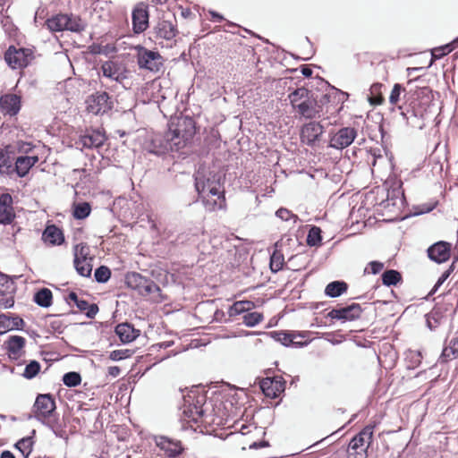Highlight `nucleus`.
Returning a JSON list of instances; mask_svg holds the SVG:
<instances>
[{
    "label": "nucleus",
    "mask_w": 458,
    "mask_h": 458,
    "mask_svg": "<svg viewBox=\"0 0 458 458\" xmlns=\"http://www.w3.org/2000/svg\"><path fill=\"white\" fill-rule=\"evenodd\" d=\"M184 420L190 427L200 428V431H215L225 426L229 419V412L219 399H207L204 394H198L196 401L189 403L184 411Z\"/></svg>",
    "instance_id": "f257e3e1"
},
{
    "label": "nucleus",
    "mask_w": 458,
    "mask_h": 458,
    "mask_svg": "<svg viewBox=\"0 0 458 458\" xmlns=\"http://www.w3.org/2000/svg\"><path fill=\"white\" fill-rule=\"evenodd\" d=\"M195 132L194 120L188 116L181 117L170 123L165 140L172 151H178L192 140Z\"/></svg>",
    "instance_id": "f03ea898"
},
{
    "label": "nucleus",
    "mask_w": 458,
    "mask_h": 458,
    "mask_svg": "<svg viewBox=\"0 0 458 458\" xmlns=\"http://www.w3.org/2000/svg\"><path fill=\"white\" fill-rule=\"evenodd\" d=\"M293 109L306 119H312L319 115L322 107L313 97L311 91L306 88H298L288 95Z\"/></svg>",
    "instance_id": "7ed1b4c3"
},
{
    "label": "nucleus",
    "mask_w": 458,
    "mask_h": 458,
    "mask_svg": "<svg viewBox=\"0 0 458 458\" xmlns=\"http://www.w3.org/2000/svg\"><path fill=\"white\" fill-rule=\"evenodd\" d=\"M125 284L129 288L149 298L153 302L160 303L165 298L162 294L160 287L150 278L143 276L138 272H130L125 276Z\"/></svg>",
    "instance_id": "20e7f679"
},
{
    "label": "nucleus",
    "mask_w": 458,
    "mask_h": 458,
    "mask_svg": "<svg viewBox=\"0 0 458 458\" xmlns=\"http://www.w3.org/2000/svg\"><path fill=\"white\" fill-rule=\"evenodd\" d=\"M374 425L365 426L349 443L348 458H367L373 440Z\"/></svg>",
    "instance_id": "39448f33"
},
{
    "label": "nucleus",
    "mask_w": 458,
    "mask_h": 458,
    "mask_svg": "<svg viewBox=\"0 0 458 458\" xmlns=\"http://www.w3.org/2000/svg\"><path fill=\"white\" fill-rule=\"evenodd\" d=\"M93 257L87 243L81 242L73 248V265L77 273L84 277H89L93 268Z\"/></svg>",
    "instance_id": "423d86ee"
},
{
    "label": "nucleus",
    "mask_w": 458,
    "mask_h": 458,
    "mask_svg": "<svg viewBox=\"0 0 458 458\" xmlns=\"http://www.w3.org/2000/svg\"><path fill=\"white\" fill-rule=\"evenodd\" d=\"M195 188L199 198L225 190L220 174L211 172L208 174L198 173L195 177Z\"/></svg>",
    "instance_id": "0eeeda50"
},
{
    "label": "nucleus",
    "mask_w": 458,
    "mask_h": 458,
    "mask_svg": "<svg viewBox=\"0 0 458 458\" xmlns=\"http://www.w3.org/2000/svg\"><path fill=\"white\" fill-rule=\"evenodd\" d=\"M34 59V52L30 48L10 46L4 53V60L12 69L27 67Z\"/></svg>",
    "instance_id": "6e6552de"
},
{
    "label": "nucleus",
    "mask_w": 458,
    "mask_h": 458,
    "mask_svg": "<svg viewBox=\"0 0 458 458\" xmlns=\"http://www.w3.org/2000/svg\"><path fill=\"white\" fill-rule=\"evenodd\" d=\"M55 402L50 394H39L33 405L35 418L44 423H48L55 412Z\"/></svg>",
    "instance_id": "1a4fd4ad"
},
{
    "label": "nucleus",
    "mask_w": 458,
    "mask_h": 458,
    "mask_svg": "<svg viewBox=\"0 0 458 458\" xmlns=\"http://www.w3.org/2000/svg\"><path fill=\"white\" fill-rule=\"evenodd\" d=\"M86 111L93 114H104L109 112L113 106V101L108 93L98 91L89 95L86 101Z\"/></svg>",
    "instance_id": "9d476101"
},
{
    "label": "nucleus",
    "mask_w": 458,
    "mask_h": 458,
    "mask_svg": "<svg viewBox=\"0 0 458 458\" xmlns=\"http://www.w3.org/2000/svg\"><path fill=\"white\" fill-rule=\"evenodd\" d=\"M137 61L140 68L157 72L163 67V57L157 52L144 47H138Z\"/></svg>",
    "instance_id": "9b49d317"
},
{
    "label": "nucleus",
    "mask_w": 458,
    "mask_h": 458,
    "mask_svg": "<svg viewBox=\"0 0 458 458\" xmlns=\"http://www.w3.org/2000/svg\"><path fill=\"white\" fill-rule=\"evenodd\" d=\"M153 33L156 40H173L179 33L175 16L160 18L153 28Z\"/></svg>",
    "instance_id": "f8f14e48"
},
{
    "label": "nucleus",
    "mask_w": 458,
    "mask_h": 458,
    "mask_svg": "<svg viewBox=\"0 0 458 458\" xmlns=\"http://www.w3.org/2000/svg\"><path fill=\"white\" fill-rule=\"evenodd\" d=\"M149 13L147 4L138 3L131 12L132 30L135 34L144 32L149 25Z\"/></svg>",
    "instance_id": "ddd939ff"
},
{
    "label": "nucleus",
    "mask_w": 458,
    "mask_h": 458,
    "mask_svg": "<svg viewBox=\"0 0 458 458\" xmlns=\"http://www.w3.org/2000/svg\"><path fill=\"white\" fill-rule=\"evenodd\" d=\"M259 386L267 397L275 399L284 392L285 380L282 376L265 377L260 381Z\"/></svg>",
    "instance_id": "4468645a"
},
{
    "label": "nucleus",
    "mask_w": 458,
    "mask_h": 458,
    "mask_svg": "<svg viewBox=\"0 0 458 458\" xmlns=\"http://www.w3.org/2000/svg\"><path fill=\"white\" fill-rule=\"evenodd\" d=\"M357 137V130L353 127H344L338 130L330 139V147L343 149L350 146Z\"/></svg>",
    "instance_id": "2eb2a0df"
},
{
    "label": "nucleus",
    "mask_w": 458,
    "mask_h": 458,
    "mask_svg": "<svg viewBox=\"0 0 458 458\" xmlns=\"http://www.w3.org/2000/svg\"><path fill=\"white\" fill-rule=\"evenodd\" d=\"M452 244L445 241H439L428 247V257L434 262L441 264L451 257Z\"/></svg>",
    "instance_id": "dca6fc26"
},
{
    "label": "nucleus",
    "mask_w": 458,
    "mask_h": 458,
    "mask_svg": "<svg viewBox=\"0 0 458 458\" xmlns=\"http://www.w3.org/2000/svg\"><path fill=\"white\" fill-rule=\"evenodd\" d=\"M362 309L358 303H352L349 306L333 309L329 313L328 317L333 319H338L343 321H352L360 318Z\"/></svg>",
    "instance_id": "f3484780"
},
{
    "label": "nucleus",
    "mask_w": 458,
    "mask_h": 458,
    "mask_svg": "<svg viewBox=\"0 0 458 458\" xmlns=\"http://www.w3.org/2000/svg\"><path fill=\"white\" fill-rule=\"evenodd\" d=\"M26 339L20 335H11L4 341L6 353L11 360H18L25 353Z\"/></svg>",
    "instance_id": "a211bd4d"
},
{
    "label": "nucleus",
    "mask_w": 458,
    "mask_h": 458,
    "mask_svg": "<svg viewBox=\"0 0 458 458\" xmlns=\"http://www.w3.org/2000/svg\"><path fill=\"white\" fill-rule=\"evenodd\" d=\"M323 126L317 122L305 123L301 129V140L307 145H312L322 135Z\"/></svg>",
    "instance_id": "6ab92c4d"
},
{
    "label": "nucleus",
    "mask_w": 458,
    "mask_h": 458,
    "mask_svg": "<svg viewBox=\"0 0 458 458\" xmlns=\"http://www.w3.org/2000/svg\"><path fill=\"white\" fill-rule=\"evenodd\" d=\"M205 208L208 211L213 212L218 209H225L226 208V199L225 195V190L211 193V195L206 194L200 198Z\"/></svg>",
    "instance_id": "aec40b11"
},
{
    "label": "nucleus",
    "mask_w": 458,
    "mask_h": 458,
    "mask_svg": "<svg viewBox=\"0 0 458 458\" xmlns=\"http://www.w3.org/2000/svg\"><path fill=\"white\" fill-rule=\"evenodd\" d=\"M16 285L13 280L2 273V306L11 308L14 304Z\"/></svg>",
    "instance_id": "412c9836"
},
{
    "label": "nucleus",
    "mask_w": 458,
    "mask_h": 458,
    "mask_svg": "<svg viewBox=\"0 0 458 458\" xmlns=\"http://www.w3.org/2000/svg\"><path fill=\"white\" fill-rule=\"evenodd\" d=\"M433 99L432 90L428 87H420L414 92V100L411 102L412 108H420L418 112L422 115Z\"/></svg>",
    "instance_id": "4be33fe9"
},
{
    "label": "nucleus",
    "mask_w": 458,
    "mask_h": 458,
    "mask_svg": "<svg viewBox=\"0 0 458 458\" xmlns=\"http://www.w3.org/2000/svg\"><path fill=\"white\" fill-rule=\"evenodd\" d=\"M42 240L51 246L62 245L64 241V232L55 225H47L42 233Z\"/></svg>",
    "instance_id": "5701e85b"
},
{
    "label": "nucleus",
    "mask_w": 458,
    "mask_h": 458,
    "mask_svg": "<svg viewBox=\"0 0 458 458\" xmlns=\"http://www.w3.org/2000/svg\"><path fill=\"white\" fill-rule=\"evenodd\" d=\"M21 107V98L16 94L2 96V112L10 116L16 115Z\"/></svg>",
    "instance_id": "b1692460"
},
{
    "label": "nucleus",
    "mask_w": 458,
    "mask_h": 458,
    "mask_svg": "<svg viewBox=\"0 0 458 458\" xmlns=\"http://www.w3.org/2000/svg\"><path fill=\"white\" fill-rule=\"evenodd\" d=\"M115 334L118 335L120 341L123 344H129L134 341L140 334L139 329H136L130 323H120L115 327Z\"/></svg>",
    "instance_id": "393cba45"
},
{
    "label": "nucleus",
    "mask_w": 458,
    "mask_h": 458,
    "mask_svg": "<svg viewBox=\"0 0 458 458\" xmlns=\"http://www.w3.org/2000/svg\"><path fill=\"white\" fill-rule=\"evenodd\" d=\"M106 140V136L100 131L93 130L88 131L86 134L81 135L79 140V143L83 148H93L101 147Z\"/></svg>",
    "instance_id": "a878e982"
},
{
    "label": "nucleus",
    "mask_w": 458,
    "mask_h": 458,
    "mask_svg": "<svg viewBox=\"0 0 458 458\" xmlns=\"http://www.w3.org/2000/svg\"><path fill=\"white\" fill-rule=\"evenodd\" d=\"M38 162V156H20L15 160L13 171L19 177H24Z\"/></svg>",
    "instance_id": "bb28decb"
},
{
    "label": "nucleus",
    "mask_w": 458,
    "mask_h": 458,
    "mask_svg": "<svg viewBox=\"0 0 458 458\" xmlns=\"http://www.w3.org/2000/svg\"><path fill=\"white\" fill-rule=\"evenodd\" d=\"M157 445L170 458L178 456L183 451L180 441H174L165 437L159 438L157 442Z\"/></svg>",
    "instance_id": "cd10ccee"
},
{
    "label": "nucleus",
    "mask_w": 458,
    "mask_h": 458,
    "mask_svg": "<svg viewBox=\"0 0 458 458\" xmlns=\"http://www.w3.org/2000/svg\"><path fill=\"white\" fill-rule=\"evenodd\" d=\"M13 199L9 193H2V225H11L16 215L13 207Z\"/></svg>",
    "instance_id": "c85d7f7f"
},
{
    "label": "nucleus",
    "mask_w": 458,
    "mask_h": 458,
    "mask_svg": "<svg viewBox=\"0 0 458 458\" xmlns=\"http://www.w3.org/2000/svg\"><path fill=\"white\" fill-rule=\"evenodd\" d=\"M25 327L24 320L18 315L13 313H2V335L11 330H22Z\"/></svg>",
    "instance_id": "c756f323"
},
{
    "label": "nucleus",
    "mask_w": 458,
    "mask_h": 458,
    "mask_svg": "<svg viewBox=\"0 0 458 458\" xmlns=\"http://www.w3.org/2000/svg\"><path fill=\"white\" fill-rule=\"evenodd\" d=\"M47 28L52 32L65 30V13H58L48 18L45 22Z\"/></svg>",
    "instance_id": "7c9ffc66"
},
{
    "label": "nucleus",
    "mask_w": 458,
    "mask_h": 458,
    "mask_svg": "<svg viewBox=\"0 0 458 458\" xmlns=\"http://www.w3.org/2000/svg\"><path fill=\"white\" fill-rule=\"evenodd\" d=\"M65 30L81 33L85 30V23L81 17L65 13Z\"/></svg>",
    "instance_id": "2f4dec72"
},
{
    "label": "nucleus",
    "mask_w": 458,
    "mask_h": 458,
    "mask_svg": "<svg viewBox=\"0 0 458 458\" xmlns=\"http://www.w3.org/2000/svg\"><path fill=\"white\" fill-rule=\"evenodd\" d=\"M34 301L40 307L48 308L53 302V294L48 288H42L34 294Z\"/></svg>",
    "instance_id": "473e14b6"
},
{
    "label": "nucleus",
    "mask_w": 458,
    "mask_h": 458,
    "mask_svg": "<svg viewBox=\"0 0 458 458\" xmlns=\"http://www.w3.org/2000/svg\"><path fill=\"white\" fill-rule=\"evenodd\" d=\"M458 358V337L450 340L448 346H445L441 353L440 359L446 362L452 359Z\"/></svg>",
    "instance_id": "72a5a7b5"
},
{
    "label": "nucleus",
    "mask_w": 458,
    "mask_h": 458,
    "mask_svg": "<svg viewBox=\"0 0 458 458\" xmlns=\"http://www.w3.org/2000/svg\"><path fill=\"white\" fill-rule=\"evenodd\" d=\"M348 289V284L344 281H334L329 283L326 289L325 293L330 297H338L345 293Z\"/></svg>",
    "instance_id": "f704fd0d"
},
{
    "label": "nucleus",
    "mask_w": 458,
    "mask_h": 458,
    "mask_svg": "<svg viewBox=\"0 0 458 458\" xmlns=\"http://www.w3.org/2000/svg\"><path fill=\"white\" fill-rule=\"evenodd\" d=\"M278 341H280L284 345L289 346L290 344H299L302 345L303 342L298 341L297 337H305V333H297V332H280L277 334Z\"/></svg>",
    "instance_id": "c9c22d12"
},
{
    "label": "nucleus",
    "mask_w": 458,
    "mask_h": 458,
    "mask_svg": "<svg viewBox=\"0 0 458 458\" xmlns=\"http://www.w3.org/2000/svg\"><path fill=\"white\" fill-rule=\"evenodd\" d=\"M384 85L382 83L377 82L373 83L369 89V100L371 105L379 106L382 105L385 101V98L382 93V89Z\"/></svg>",
    "instance_id": "e433bc0d"
},
{
    "label": "nucleus",
    "mask_w": 458,
    "mask_h": 458,
    "mask_svg": "<svg viewBox=\"0 0 458 458\" xmlns=\"http://www.w3.org/2000/svg\"><path fill=\"white\" fill-rule=\"evenodd\" d=\"M254 302L250 301H235L229 309V316H236L247 311H250L254 308Z\"/></svg>",
    "instance_id": "4c0bfd02"
},
{
    "label": "nucleus",
    "mask_w": 458,
    "mask_h": 458,
    "mask_svg": "<svg viewBox=\"0 0 458 458\" xmlns=\"http://www.w3.org/2000/svg\"><path fill=\"white\" fill-rule=\"evenodd\" d=\"M101 70L105 77L114 81H118L120 77V71L115 63L112 61H106L102 64Z\"/></svg>",
    "instance_id": "58836bf2"
},
{
    "label": "nucleus",
    "mask_w": 458,
    "mask_h": 458,
    "mask_svg": "<svg viewBox=\"0 0 458 458\" xmlns=\"http://www.w3.org/2000/svg\"><path fill=\"white\" fill-rule=\"evenodd\" d=\"M403 281L400 272L394 269H389L382 274L383 284L386 286L396 285Z\"/></svg>",
    "instance_id": "ea45409f"
},
{
    "label": "nucleus",
    "mask_w": 458,
    "mask_h": 458,
    "mask_svg": "<svg viewBox=\"0 0 458 458\" xmlns=\"http://www.w3.org/2000/svg\"><path fill=\"white\" fill-rule=\"evenodd\" d=\"M91 212V207L88 202H80L73 204L72 216L75 219H85L89 216Z\"/></svg>",
    "instance_id": "a19ab883"
},
{
    "label": "nucleus",
    "mask_w": 458,
    "mask_h": 458,
    "mask_svg": "<svg viewBox=\"0 0 458 458\" xmlns=\"http://www.w3.org/2000/svg\"><path fill=\"white\" fill-rule=\"evenodd\" d=\"M75 305L81 312H84L89 318H95L96 314L98 312V307L96 303L89 304L85 300L80 299Z\"/></svg>",
    "instance_id": "79ce46f5"
},
{
    "label": "nucleus",
    "mask_w": 458,
    "mask_h": 458,
    "mask_svg": "<svg viewBox=\"0 0 458 458\" xmlns=\"http://www.w3.org/2000/svg\"><path fill=\"white\" fill-rule=\"evenodd\" d=\"M284 264V257L281 250L276 249L270 257V269L276 273L280 271Z\"/></svg>",
    "instance_id": "37998d69"
},
{
    "label": "nucleus",
    "mask_w": 458,
    "mask_h": 458,
    "mask_svg": "<svg viewBox=\"0 0 458 458\" xmlns=\"http://www.w3.org/2000/svg\"><path fill=\"white\" fill-rule=\"evenodd\" d=\"M40 369L41 365L38 361L30 360V363L26 365L22 377L26 379H32L40 372Z\"/></svg>",
    "instance_id": "c03bdc74"
},
{
    "label": "nucleus",
    "mask_w": 458,
    "mask_h": 458,
    "mask_svg": "<svg viewBox=\"0 0 458 458\" xmlns=\"http://www.w3.org/2000/svg\"><path fill=\"white\" fill-rule=\"evenodd\" d=\"M33 443L31 437H24L16 444L17 449L21 453L24 458H27L30 454Z\"/></svg>",
    "instance_id": "a18cd8bd"
},
{
    "label": "nucleus",
    "mask_w": 458,
    "mask_h": 458,
    "mask_svg": "<svg viewBox=\"0 0 458 458\" xmlns=\"http://www.w3.org/2000/svg\"><path fill=\"white\" fill-rule=\"evenodd\" d=\"M321 229L318 226L311 227L307 236V244L310 246H318L321 243Z\"/></svg>",
    "instance_id": "49530a36"
},
{
    "label": "nucleus",
    "mask_w": 458,
    "mask_h": 458,
    "mask_svg": "<svg viewBox=\"0 0 458 458\" xmlns=\"http://www.w3.org/2000/svg\"><path fill=\"white\" fill-rule=\"evenodd\" d=\"M263 318V314L257 311L248 312L242 317L243 323L247 327H255L259 324Z\"/></svg>",
    "instance_id": "de8ad7c7"
},
{
    "label": "nucleus",
    "mask_w": 458,
    "mask_h": 458,
    "mask_svg": "<svg viewBox=\"0 0 458 458\" xmlns=\"http://www.w3.org/2000/svg\"><path fill=\"white\" fill-rule=\"evenodd\" d=\"M63 382L66 386L74 387L81 383V377L78 372H68L64 375Z\"/></svg>",
    "instance_id": "09e8293b"
},
{
    "label": "nucleus",
    "mask_w": 458,
    "mask_h": 458,
    "mask_svg": "<svg viewBox=\"0 0 458 458\" xmlns=\"http://www.w3.org/2000/svg\"><path fill=\"white\" fill-rule=\"evenodd\" d=\"M95 279L98 283H106L111 276V270L106 266H100L95 270Z\"/></svg>",
    "instance_id": "8fccbe9b"
},
{
    "label": "nucleus",
    "mask_w": 458,
    "mask_h": 458,
    "mask_svg": "<svg viewBox=\"0 0 458 458\" xmlns=\"http://www.w3.org/2000/svg\"><path fill=\"white\" fill-rule=\"evenodd\" d=\"M405 89L403 88L399 83H395L392 89L389 96V102L391 105L396 106L400 101V95Z\"/></svg>",
    "instance_id": "3c124183"
},
{
    "label": "nucleus",
    "mask_w": 458,
    "mask_h": 458,
    "mask_svg": "<svg viewBox=\"0 0 458 458\" xmlns=\"http://www.w3.org/2000/svg\"><path fill=\"white\" fill-rule=\"evenodd\" d=\"M132 352L129 349L114 350L110 352L109 358L113 360H121L131 357Z\"/></svg>",
    "instance_id": "603ef678"
},
{
    "label": "nucleus",
    "mask_w": 458,
    "mask_h": 458,
    "mask_svg": "<svg viewBox=\"0 0 458 458\" xmlns=\"http://www.w3.org/2000/svg\"><path fill=\"white\" fill-rule=\"evenodd\" d=\"M384 268V263L379 261H370L364 269V274L377 275Z\"/></svg>",
    "instance_id": "864d4df0"
},
{
    "label": "nucleus",
    "mask_w": 458,
    "mask_h": 458,
    "mask_svg": "<svg viewBox=\"0 0 458 458\" xmlns=\"http://www.w3.org/2000/svg\"><path fill=\"white\" fill-rule=\"evenodd\" d=\"M454 49V47L452 45H445L439 48H435L433 51V56L436 58H441L442 56L449 54Z\"/></svg>",
    "instance_id": "5fc2aeb1"
},
{
    "label": "nucleus",
    "mask_w": 458,
    "mask_h": 458,
    "mask_svg": "<svg viewBox=\"0 0 458 458\" xmlns=\"http://www.w3.org/2000/svg\"><path fill=\"white\" fill-rule=\"evenodd\" d=\"M251 428H252V426H250V425H242L239 433L231 432L227 435V437H238L239 435H241V436L248 435L251 432ZM253 428L256 429L255 427H253Z\"/></svg>",
    "instance_id": "6e6d98bb"
},
{
    "label": "nucleus",
    "mask_w": 458,
    "mask_h": 458,
    "mask_svg": "<svg viewBox=\"0 0 458 458\" xmlns=\"http://www.w3.org/2000/svg\"><path fill=\"white\" fill-rule=\"evenodd\" d=\"M408 357L413 360V362H412L413 368L419 366L421 362L422 356L420 352L410 351L408 353Z\"/></svg>",
    "instance_id": "4d7b16f0"
},
{
    "label": "nucleus",
    "mask_w": 458,
    "mask_h": 458,
    "mask_svg": "<svg viewBox=\"0 0 458 458\" xmlns=\"http://www.w3.org/2000/svg\"><path fill=\"white\" fill-rule=\"evenodd\" d=\"M276 216L282 220L288 221L293 214L288 209L281 208L276 211Z\"/></svg>",
    "instance_id": "13d9d810"
},
{
    "label": "nucleus",
    "mask_w": 458,
    "mask_h": 458,
    "mask_svg": "<svg viewBox=\"0 0 458 458\" xmlns=\"http://www.w3.org/2000/svg\"><path fill=\"white\" fill-rule=\"evenodd\" d=\"M121 369L118 366H111L108 368V374L114 377H116L120 375Z\"/></svg>",
    "instance_id": "bf43d9fd"
},
{
    "label": "nucleus",
    "mask_w": 458,
    "mask_h": 458,
    "mask_svg": "<svg viewBox=\"0 0 458 458\" xmlns=\"http://www.w3.org/2000/svg\"><path fill=\"white\" fill-rule=\"evenodd\" d=\"M210 20L212 21H222L224 17L215 11H209Z\"/></svg>",
    "instance_id": "052dcab7"
},
{
    "label": "nucleus",
    "mask_w": 458,
    "mask_h": 458,
    "mask_svg": "<svg viewBox=\"0 0 458 458\" xmlns=\"http://www.w3.org/2000/svg\"><path fill=\"white\" fill-rule=\"evenodd\" d=\"M79 297L77 295L76 293L74 292H71L69 294H68V297H67V301L68 303L71 305L72 302H73L74 304L79 301Z\"/></svg>",
    "instance_id": "680f3d73"
},
{
    "label": "nucleus",
    "mask_w": 458,
    "mask_h": 458,
    "mask_svg": "<svg viewBox=\"0 0 458 458\" xmlns=\"http://www.w3.org/2000/svg\"><path fill=\"white\" fill-rule=\"evenodd\" d=\"M450 276L445 271L441 276L438 278L436 285H435V288L437 289V287H439L441 284H444V282Z\"/></svg>",
    "instance_id": "e2e57ef3"
},
{
    "label": "nucleus",
    "mask_w": 458,
    "mask_h": 458,
    "mask_svg": "<svg viewBox=\"0 0 458 458\" xmlns=\"http://www.w3.org/2000/svg\"><path fill=\"white\" fill-rule=\"evenodd\" d=\"M312 70L308 67V66H303L301 68V73L305 76V77H310L312 75Z\"/></svg>",
    "instance_id": "0e129e2a"
},
{
    "label": "nucleus",
    "mask_w": 458,
    "mask_h": 458,
    "mask_svg": "<svg viewBox=\"0 0 458 458\" xmlns=\"http://www.w3.org/2000/svg\"><path fill=\"white\" fill-rule=\"evenodd\" d=\"M2 458H15L10 451L2 452Z\"/></svg>",
    "instance_id": "69168bd1"
},
{
    "label": "nucleus",
    "mask_w": 458,
    "mask_h": 458,
    "mask_svg": "<svg viewBox=\"0 0 458 458\" xmlns=\"http://www.w3.org/2000/svg\"><path fill=\"white\" fill-rule=\"evenodd\" d=\"M167 0H151V3L156 4V5H163L165 4H166Z\"/></svg>",
    "instance_id": "338daca9"
},
{
    "label": "nucleus",
    "mask_w": 458,
    "mask_h": 458,
    "mask_svg": "<svg viewBox=\"0 0 458 458\" xmlns=\"http://www.w3.org/2000/svg\"><path fill=\"white\" fill-rule=\"evenodd\" d=\"M454 261L452 263V265L445 270V272L450 276L454 270Z\"/></svg>",
    "instance_id": "774afa93"
}]
</instances>
